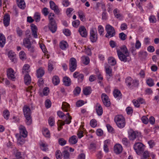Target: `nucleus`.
I'll list each match as a JSON object with an SVG mask.
<instances>
[{"label":"nucleus","instance_id":"nucleus-1","mask_svg":"<svg viewBox=\"0 0 159 159\" xmlns=\"http://www.w3.org/2000/svg\"><path fill=\"white\" fill-rule=\"evenodd\" d=\"M125 83L128 87L131 89L137 87L139 85V81L136 79H133L130 77L125 79Z\"/></svg>","mask_w":159,"mask_h":159},{"label":"nucleus","instance_id":"nucleus-2","mask_svg":"<svg viewBox=\"0 0 159 159\" xmlns=\"http://www.w3.org/2000/svg\"><path fill=\"white\" fill-rule=\"evenodd\" d=\"M23 110L26 119V123L27 125H30L32 122L30 109L28 107L25 106L23 107Z\"/></svg>","mask_w":159,"mask_h":159},{"label":"nucleus","instance_id":"nucleus-3","mask_svg":"<svg viewBox=\"0 0 159 159\" xmlns=\"http://www.w3.org/2000/svg\"><path fill=\"white\" fill-rule=\"evenodd\" d=\"M114 120L117 126L120 128H123L125 124V122L124 117L121 115L116 116L114 118Z\"/></svg>","mask_w":159,"mask_h":159},{"label":"nucleus","instance_id":"nucleus-4","mask_svg":"<svg viewBox=\"0 0 159 159\" xmlns=\"http://www.w3.org/2000/svg\"><path fill=\"white\" fill-rule=\"evenodd\" d=\"M105 30L107 33L106 34V37L109 38L114 36L116 34V32L113 27L110 25H107L105 27Z\"/></svg>","mask_w":159,"mask_h":159},{"label":"nucleus","instance_id":"nucleus-5","mask_svg":"<svg viewBox=\"0 0 159 159\" xmlns=\"http://www.w3.org/2000/svg\"><path fill=\"white\" fill-rule=\"evenodd\" d=\"M134 149L138 155H140L144 150V145L140 142H137L134 145Z\"/></svg>","mask_w":159,"mask_h":159},{"label":"nucleus","instance_id":"nucleus-6","mask_svg":"<svg viewBox=\"0 0 159 159\" xmlns=\"http://www.w3.org/2000/svg\"><path fill=\"white\" fill-rule=\"evenodd\" d=\"M89 38L91 41L93 43L95 42L97 40V32L96 28H93L90 30Z\"/></svg>","mask_w":159,"mask_h":159},{"label":"nucleus","instance_id":"nucleus-7","mask_svg":"<svg viewBox=\"0 0 159 159\" xmlns=\"http://www.w3.org/2000/svg\"><path fill=\"white\" fill-rule=\"evenodd\" d=\"M117 52L118 57L121 61L125 62L129 61V53L124 54L119 50H117Z\"/></svg>","mask_w":159,"mask_h":159},{"label":"nucleus","instance_id":"nucleus-8","mask_svg":"<svg viewBox=\"0 0 159 159\" xmlns=\"http://www.w3.org/2000/svg\"><path fill=\"white\" fill-rule=\"evenodd\" d=\"M77 67V61L76 59L72 57L69 61V69L70 71L73 72L76 69Z\"/></svg>","mask_w":159,"mask_h":159},{"label":"nucleus","instance_id":"nucleus-9","mask_svg":"<svg viewBox=\"0 0 159 159\" xmlns=\"http://www.w3.org/2000/svg\"><path fill=\"white\" fill-rule=\"evenodd\" d=\"M19 135L22 136L24 137H26L28 134L25 128L23 125H20L19 127Z\"/></svg>","mask_w":159,"mask_h":159},{"label":"nucleus","instance_id":"nucleus-10","mask_svg":"<svg viewBox=\"0 0 159 159\" xmlns=\"http://www.w3.org/2000/svg\"><path fill=\"white\" fill-rule=\"evenodd\" d=\"M7 75L8 79L12 80H14L15 78V72L12 68H10L7 70Z\"/></svg>","mask_w":159,"mask_h":159},{"label":"nucleus","instance_id":"nucleus-11","mask_svg":"<svg viewBox=\"0 0 159 159\" xmlns=\"http://www.w3.org/2000/svg\"><path fill=\"white\" fill-rule=\"evenodd\" d=\"M50 8L52 10H54V12L57 14H59L60 11L57 6L55 3L53 1H51L50 2Z\"/></svg>","mask_w":159,"mask_h":159},{"label":"nucleus","instance_id":"nucleus-12","mask_svg":"<svg viewBox=\"0 0 159 159\" xmlns=\"http://www.w3.org/2000/svg\"><path fill=\"white\" fill-rule=\"evenodd\" d=\"M48 28L50 30L52 33H55L57 30V26L56 22L49 23Z\"/></svg>","mask_w":159,"mask_h":159},{"label":"nucleus","instance_id":"nucleus-13","mask_svg":"<svg viewBox=\"0 0 159 159\" xmlns=\"http://www.w3.org/2000/svg\"><path fill=\"white\" fill-rule=\"evenodd\" d=\"M140 133L135 131H133L129 134V138L130 140H133L139 136H140Z\"/></svg>","mask_w":159,"mask_h":159},{"label":"nucleus","instance_id":"nucleus-14","mask_svg":"<svg viewBox=\"0 0 159 159\" xmlns=\"http://www.w3.org/2000/svg\"><path fill=\"white\" fill-rule=\"evenodd\" d=\"M79 32L82 37L85 38L87 35V32L85 27L82 26L79 28Z\"/></svg>","mask_w":159,"mask_h":159},{"label":"nucleus","instance_id":"nucleus-15","mask_svg":"<svg viewBox=\"0 0 159 159\" xmlns=\"http://www.w3.org/2000/svg\"><path fill=\"white\" fill-rule=\"evenodd\" d=\"M16 136L17 138V143L18 144L22 145L24 144L25 142V138L22 136L19 135V134H16Z\"/></svg>","mask_w":159,"mask_h":159},{"label":"nucleus","instance_id":"nucleus-16","mask_svg":"<svg viewBox=\"0 0 159 159\" xmlns=\"http://www.w3.org/2000/svg\"><path fill=\"white\" fill-rule=\"evenodd\" d=\"M105 69L106 72V74L107 76H109V78L107 77L108 78H110V77L112 76V69L110 66L108 65H107L105 66Z\"/></svg>","mask_w":159,"mask_h":159},{"label":"nucleus","instance_id":"nucleus-17","mask_svg":"<svg viewBox=\"0 0 159 159\" xmlns=\"http://www.w3.org/2000/svg\"><path fill=\"white\" fill-rule=\"evenodd\" d=\"M10 20V16L8 14H5L3 18V24L5 26L7 27L9 25Z\"/></svg>","mask_w":159,"mask_h":159},{"label":"nucleus","instance_id":"nucleus-18","mask_svg":"<svg viewBox=\"0 0 159 159\" xmlns=\"http://www.w3.org/2000/svg\"><path fill=\"white\" fill-rule=\"evenodd\" d=\"M8 57L12 62H15L16 61V54L15 52L11 51H10L8 52Z\"/></svg>","mask_w":159,"mask_h":159},{"label":"nucleus","instance_id":"nucleus-19","mask_svg":"<svg viewBox=\"0 0 159 159\" xmlns=\"http://www.w3.org/2000/svg\"><path fill=\"white\" fill-rule=\"evenodd\" d=\"M18 7L21 9L23 10L26 7V4L24 0H16Z\"/></svg>","mask_w":159,"mask_h":159},{"label":"nucleus","instance_id":"nucleus-20","mask_svg":"<svg viewBox=\"0 0 159 159\" xmlns=\"http://www.w3.org/2000/svg\"><path fill=\"white\" fill-rule=\"evenodd\" d=\"M96 110L97 114L98 116H101L103 113L102 108L101 105L98 103L96 104Z\"/></svg>","mask_w":159,"mask_h":159},{"label":"nucleus","instance_id":"nucleus-21","mask_svg":"<svg viewBox=\"0 0 159 159\" xmlns=\"http://www.w3.org/2000/svg\"><path fill=\"white\" fill-rule=\"evenodd\" d=\"M122 150V147L120 144H116L114 146V151L116 153L119 154L121 152Z\"/></svg>","mask_w":159,"mask_h":159},{"label":"nucleus","instance_id":"nucleus-22","mask_svg":"<svg viewBox=\"0 0 159 159\" xmlns=\"http://www.w3.org/2000/svg\"><path fill=\"white\" fill-rule=\"evenodd\" d=\"M31 38H25L23 39V44L24 46L26 48H29L30 46L31 45V42L30 41Z\"/></svg>","mask_w":159,"mask_h":159},{"label":"nucleus","instance_id":"nucleus-23","mask_svg":"<svg viewBox=\"0 0 159 159\" xmlns=\"http://www.w3.org/2000/svg\"><path fill=\"white\" fill-rule=\"evenodd\" d=\"M44 73V70L42 67H40L37 70V76L38 78L41 77L43 75Z\"/></svg>","mask_w":159,"mask_h":159},{"label":"nucleus","instance_id":"nucleus-24","mask_svg":"<svg viewBox=\"0 0 159 159\" xmlns=\"http://www.w3.org/2000/svg\"><path fill=\"white\" fill-rule=\"evenodd\" d=\"M64 84L66 86H69L71 84V80L68 77L65 76L63 79Z\"/></svg>","mask_w":159,"mask_h":159},{"label":"nucleus","instance_id":"nucleus-25","mask_svg":"<svg viewBox=\"0 0 159 159\" xmlns=\"http://www.w3.org/2000/svg\"><path fill=\"white\" fill-rule=\"evenodd\" d=\"M61 108L62 110L65 111H69L70 109V105L66 102H63Z\"/></svg>","mask_w":159,"mask_h":159},{"label":"nucleus","instance_id":"nucleus-26","mask_svg":"<svg viewBox=\"0 0 159 159\" xmlns=\"http://www.w3.org/2000/svg\"><path fill=\"white\" fill-rule=\"evenodd\" d=\"M78 140L76 136L73 135L70 137L69 139V142L70 144H74L76 143Z\"/></svg>","mask_w":159,"mask_h":159},{"label":"nucleus","instance_id":"nucleus-27","mask_svg":"<svg viewBox=\"0 0 159 159\" xmlns=\"http://www.w3.org/2000/svg\"><path fill=\"white\" fill-rule=\"evenodd\" d=\"M31 82V79L30 76L28 74H25L24 77V82L25 84L28 85L30 84Z\"/></svg>","mask_w":159,"mask_h":159},{"label":"nucleus","instance_id":"nucleus-28","mask_svg":"<svg viewBox=\"0 0 159 159\" xmlns=\"http://www.w3.org/2000/svg\"><path fill=\"white\" fill-rule=\"evenodd\" d=\"M30 66L28 64H25L23 67L22 69V73L23 74H28L30 71L29 69Z\"/></svg>","mask_w":159,"mask_h":159},{"label":"nucleus","instance_id":"nucleus-29","mask_svg":"<svg viewBox=\"0 0 159 159\" xmlns=\"http://www.w3.org/2000/svg\"><path fill=\"white\" fill-rule=\"evenodd\" d=\"M5 38L4 35L0 34V46L2 48L5 43Z\"/></svg>","mask_w":159,"mask_h":159},{"label":"nucleus","instance_id":"nucleus-30","mask_svg":"<svg viewBox=\"0 0 159 159\" xmlns=\"http://www.w3.org/2000/svg\"><path fill=\"white\" fill-rule=\"evenodd\" d=\"M151 155V153L148 151H145L143 154L141 159H148Z\"/></svg>","mask_w":159,"mask_h":159},{"label":"nucleus","instance_id":"nucleus-31","mask_svg":"<svg viewBox=\"0 0 159 159\" xmlns=\"http://www.w3.org/2000/svg\"><path fill=\"white\" fill-rule=\"evenodd\" d=\"M84 94L86 95H89L91 93V88L90 87H86L83 89Z\"/></svg>","mask_w":159,"mask_h":159},{"label":"nucleus","instance_id":"nucleus-32","mask_svg":"<svg viewBox=\"0 0 159 159\" xmlns=\"http://www.w3.org/2000/svg\"><path fill=\"white\" fill-rule=\"evenodd\" d=\"M146 83L149 87H152L154 85V80L151 78H149L146 80Z\"/></svg>","mask_w":159,"mask_h":159},{"label":"nucleus","instance_id":"nucleus-33","mask_svg":"<svg viewBox=\"0 0 159 159\" xmlns=\"http://www.w3.org/2000/svg\"><path fill=\"white\" fill-rule=\"evenodd\" d=\"M108 62L110 65L113 66L116 64V61L115 58L110 57L108 59Z\"/></svg>","mask_w":159,"mask_h":159},{"label":"nucleus","instance_id":"nucleus-34","mask_svg":"<svg viewBox=\"0 0 159 159\" xmlns=\"http://www.w3.org/2000/svg\"><path fill=\"white\" fill-rule=\"evenodd\" d=\"M78 14L80 20L83 21H84L85 20V15L83 12L80 10L78 12Z\"/></svg>","mask_w":159,"mask_h":159},{"label":"nucleus","instance_id":"nucleus-35","mask_svg":"<svg viewBox=\"0 0 159 159\" xmlns=\"http://www.w3.org/2000/svg\"><path fill=\"white\" fill-rule=\"evenodd\" d=\"M67 46H68L67 43L65 41H61L60 43V47L63 50H65Z\"/></svg>","mask_w":159,"mask_h":159},{"label":"nucleus","instance_id":"nucleus-36","mask_svg":"<svg viewBox=\"0 0 159 159\" xmlns=\"http://www.w3.org/2000/svg\"><path fill=\"white\" fill-rule=\"evenodd\" d=\"M52 81L54 85H57L60 82L59 78L57 76H53L52 79Z\"/></svg>","mask_w":159,"mask_h":159},{"label":"nucleus","instance_id":"nucleus-37","mask_svg":"<svg viewBox=\"0 0 159 159\" xmlns=\"http://www.w3.org/2000/svg\"><path fill=\"white\" fill-rule=\"evenodd\" d=\"M113 93L114 96L115 98H120L122 95L120 92L117 89L114 90Z\"/></svg>","mask_w":159,"mask_h":159},{"label":"nucleus","instance_id":"nucleus-38","mask_svg":"<svg viewBox=\"0 0 159 159\" xmlns=\"http://www.w3.org/2000/svg\"><path fill=\"white\" fill-rule=\"evenodd\" d=\"M83 63L87 65H88L89 62V59L88 57L83 56L81 58Z\"/></svg>","mask_w":159,"mask_h":159},{"label":"nucleus","instance_id":"nucleus-39","mask_svg":"<svg viewBox=\"0 0 159 159\" xmlns=\"http://www.w3.org/2000/svg\"><path fill=\"white\" fill-rule=\"evenodd\" d=\"M113 13L115 17L117 18L120 19L121 15L120 14L119 11L116 8L113 11Z\"/></svg>","mask_w":159,"mask_h":159},{"label":"nucleus","instance_id":"nucleus-40","mask_svg":"<svg viewBox=\"0 0 159 159\" xmlns=\"http://www.w3.org/2000/svg\"><path fill=\"white\" fill-rule=\"evenodd\" d=\"M34 19L36 22H39L40 20V15L39 13L36 12L35 13L34 16Z\"/></svg>","mask_w":159,"mask_h":159},{"label":"nucleus","instance_id":"nucleus-41","mask_svg":"<svg viewBox=\"0 0 159 159\" xmlns=\"http://www.w3.org/2000/svg\"><path fill=\"white\" fill-rule=\"evenodd\" d=\"M43 135L46 137H49L50 136V133L49 130L46 128H44L43 131Z\"/></svg>","mask_w":159,"mask_h":159},{"label":"nucleus","instance_id":"nucleus-42","mask_svg":"<svg viewBox=\"0 0 159 159\" xmlns=\"http://www.w3.org/2000/svg\"><path fill=\"white\" fill-rule=\"evenodd\" d=\"M139 57L141 58H145L147 56V53L146 52H140L139 54Z\"/></svg>","mask_w":159,"mask_h":159},{"label":"nucleus","instance_id":"nucleus-43","mask_svg":"<svg viewBox=\"0 0 159 159\" xmlns=\"http://www.w3.org/2000/svg\"><path fill=\"white\" fill-rule=\"evenodd\" d=\"M40 146L41 149L43 151H45L48 149V145L46 143H42Z\"/></svg>","mask_w":159,"mask_h":159},{"label":"nucleus","instance_id":"nucleus-44","mask_svg":"<svg viewBox=\"0 0 159 159\" xmlns=\"http://www.w3.org/2000/svg\"><path fill=\"white\" fill-rule=\"evenodd\" d=\"M3 115L5 119L8 120L10 115L9 111L7 110L4 111L3 112Z\"/></svg>","mask_w":159,"mask_h":159},{"label":"nucleus","instance_id":"nucleus-45","mask_svg":"<svg viewBox=\"0 0 159 159\" xmlns=\"http://www.w3.org/2000/svg\"><path fill=\"white\" fill-rule=\"evenodd\" d=\"M120 49L121 50V52L122 53H125V54H127V53H129L128 52V50L127 49L125 45L122 46Z\"/></svg>","mask_w":159,"mask_h":159},{"label":"nucleus","instance_id":"nucleus-46","mask_svg":"<svg viewBox=\"0 0 159 159\" xmlns=\"http://www.w3.org/2000/svg\"><path fill=\"white\" fill-rule=\"evenodd\" d=\"M64 158L65 159H69V153L68 151L66 150L64 151L63 152Z\"/></svg>","mask_w":159,"mask_h":159},{"label":"nucleus","instance_id":"nucleus-47","mask_svg":"<svg viewBox=\"0 0 159 159\" xmlns=\"http://www.w3.org/2000/svg\"><path fill=\"white\" fill-rule=\"evenodd\" d=\"M107 11L109 13H111L113 9V5L110 3H108L107 5Z\"/></svg>","mask_w":159,"mask_h":159},{"label":"nucleus","instance_id":"nucleus-48","mask_svg":"<svg viewBox=\"0 0 159 159\" xmlns=\"http://www.w3.org/2000/svg\"><path fill=\"white\" fill-rule=\"evenodd\" d=\"M55 155L57 159H61V154L60 150H57L56 152Z\"/></svg>","mask_w":159,"mask_h":159},{"label":"nucleus","instance_id":"nucleus-49","mask_svg":"<svg viewBox=\"0 0 159 159\" xmlns=\"http://www.w3.org/2000/svg\"><path fill=\"white\" fill-rule=\"evenodd\" d=\"M54 120L52 117H50L48 119V123L50 126H52L54 125Z\"/></svg>","mask_w":159,"mask_h":159},{"label":"nucleus","instance_id":"nucleus-50","mask_svg":"<svg viewBox=\"0 0 159 159\" xmlns=\"http://www.w3.org/2000/svg\"><path fill=\"white\" fill-rule=\"evenodd\" d=\"M58 142L60 145L63 146L66 143V141L63 138H60L58 140Z\"/></svg>","mask_w":159,"mask_h":159},{"label":"nucleus","instance_id":"nucleus-51","mask_svg":"<svg viewBox=\"0 0 159 159\" xmlns=\"http://www.w3.org/2000/svg\"><path fill=\"white\" fill-rule=\"evenodd\" d=\"M90 125L92 127H95L97 125V121L95 119H92L90 121Z\"/></svg>","mask_w":159,"mask_h":159},{"label":"nucleus","instance_id":"nucleus-52","mask_svg":"<svg viewBox=\"0 0 159 159\" xmlns=\"http://www.w3.org/2000/svg\"><path fill=\"white\" fill-rule=\"evenodd\" d=\"M19 56L20 59L22 60L26 59V55L25 53L23 51H21L20 52Z\"/></svg>","mask_w":159,"mask_h":159},{"label":"nucleus","instance_id":"nucleus-53","mask_svg":"<svg viewBox=\"0 0 159 159\" xmlns=\"http://www.w3.org/2000/svg\"><path fill=\"white\" fill-rule=\"evenodd\" d=\"M101 98L102 100V102L105 101H106L107 100L109 99L108 96L105 93H102L101 95Z\"/></svg>","mask_w":159,"mask_h":159},{"label":"nucleus","instance_id":"nucleus-54","mask_svg":"<svg viewBox=\"0 0 159 159\" xmlns=\"http://www.w3.org/2000/svg\"><path fill=\"white\" fill-rule=\"evenodd\" d=\"M119 37L121 40H124L126 38V35L124 33L122 32L119 34Z\"/></svg>","mask_w":159,"mask_h":159},{"label":"nucleus","instance_id":"nucleus-55","mask_svg":"<svg viewBox=\"0 0 159 159\" xmlns=\"http://www.w3.org/2000/svg\"><path fill=\"white\" fill-rule=\"evenodd\" d=\"M122 142L125 146H128L129 144V142L126 138H124L122 139Z\"/></svg>","mask_w":159,"mask_h":159},{"label":"nucleus","instance_id":"nucleus-56","mask_svg":"<svg viewBox=\"0 0 159 159\" xmlns=\"http://www.w3.org/2000/svg\"><path fill=\"white\" fill-rule=\"evenodd\" d=\"M149 20L150 22L152 23H156L157 21V20L155 16H150L149 18Z\"/></svg>","mask_w":159,"mask_h":159},{"label":"nucleus","instance_id":"nucleus-57","mask_svg":"<svg viewBox=\"0 0 159 159\" xmlns=\"http://www.w3.org/2000/svg\"><path fill=\"white\" fill-rule=\"evenodd\" d=\"M98 30L100 35H102L104 32V29L102 25H99L98 27Z\"/></svg>","mask_w":159,"mask_h":159},{"label":"nucleus","instance_id":"nucleus-58","mask_svg":"<svg viewBox=\"0 0 159 159\" xmlns=\"http://www.w3.org/2000/svg\"><path fill=\"white\" fill-rule=\"evenodd\" d=\"M42 13L45 16H47L49 12L48 11V9L46 7L43 8L42 10Z\"/></svg>","mask_w":159,"mask_h":159},{"label":"nucleus","instance_id":"nucleus-59","mask_svg":"<svg viewBox=\"0 0 159 159\" xmlns=\"http://www.w3.org/2000/svg\"><path fill=\"white\" fill-rule=\"evenodd\" d=\"M80 91L81 89L79 87H76L74 90V93L75 95H78L80 93Z\"/></svg>","mask_w":159,"mask_h":159},{"label":"nucleus","instance_id":"nucleus-60","mask_svg":"<svg viewBox=\"0 0 159 159\" xmlns=\"http://www.w3.org/2000/svg\"><path fill=\"white\" fill-rule=\"evenodd\" d=\"M45 107L47 108H49L51 107V102L50 101L49 99H47L45 101Z\"/></svg>","mask_w":159,"mask_h":159},{"label":"nucleus","instance_id":"nucleus-61","mask_svg":"<svg viewBox=\"0 0 159 159\" xmlns=\"http://www.w3.org/2000/svg\"><path fill=\"white\" fill-rule=\"evenodd\" d=\"M80 24V21L78 20H75L72 22L73 26L75 27H77Z\"/></svg>","mask_w":159,"mask_h":159},{"label":"nucleus","instance_id":"nucleus-62","mask_svg":"<svg viewBox=\"0 0 159 159\" xmlns=\"http://www.w3.org/2000/svg\"><path fill=\"white\" fill-rule=\"evenodd\" d=\"M84 104V101L82 100H80L76 102V105L77 107H79L82 106Z\"/></svg>","mask_w":159,"mask_h":159},{"label":"nucleus","instance_id":"nucleus-63","mask_svg":"<svg viewBox=\"0 0 159 159\" xmlns=\"http://www.w3.org/2000/svg\"><path fill=\"white\" fill-rule=\"evenodd\" d=\"M49 93V88L47 87H45L43 90V94L44 95L47 96Z\"/></svg>","mask_w":159,"mask_h":159},{"label":"nucleus","instance_id":"nucleus-64","mask_svg":"<svg viewBox=\"0 0 159 159\" xmlns=\"http://www.w3.org/2000/svg\"><path fill=\"white\" fill-rule=\"evenodd\" d=\"M63 33L67 36H70V30L68 29H65L63 30Z\"/></svg>","mask_w":159,"mask_h":159}]
</instances>
